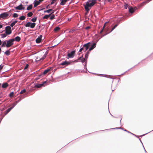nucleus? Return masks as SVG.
I'll use <instances>...</instances> for the list:
<instances>
[{
  "instance_id": "obj_1",
  "label": "nucleus",
  "mask_w": 153,
  "mask_h": 153,
  "mask_svg": "<svg viewBox=\"0 0 153 153\" xmlns=\"http://www.w3.org/2000/svg\"><path fill=\"white\" fill-rule=\"evenodd\" d=\"M96 0H88L86 2V4L84 5L86 11H89L90 9L89 7L93 6L96 3Z\"/></svg>"
},
{
  "instance_id": "obj_2",
  "label": "nucleus",
  "mask_w": 153,
  "mask_h": 153,
  "mask_svg": "<svg viewBox=\"0 0 153 153\" xmlns=\"http://www.w3.org/2000/svg\"><path fill=\"white\" fill-rule=\"evenodd\" d=\"M14 39H10L7 41V44L6 45V47L7 48H8L11 47L13 43V42L14 41Z\"/></svg>"
},
{
  "instance_id": "obj_3",
  "label": "nucleus",
  "mask_w": 153,
  "mask_h": 153,
  "mask_svg": "<svg viewBox=\"0 0 153 153\" xmlns=\"http://www.w3.org/2000/svg\"><path fill=\"white\" fill-rule=\"evenodd\" d=\"M36 23L34 22H27L25 25V27H30L31 28H34L35 25Z\"/></svg>"
},
{
  "instance_id": "obj_4",
  "label": "nucleus",
  "mask_w": 153,
  "mask_h": 153,
  "mask_svg": "<svg viewBox=\"0 0 153 153\" xmlns=\"http://www.w3.org/2000/svg\"><path fill=\"white\" fill-rule=\"evenodd\" d=\"M5 33L7 35H10L12 33L10 26H7L5 27Z\"/></svg>"
},
{
  "instance_id": "obj_5",
  "label": "nucleus",
  "mask_w": 153,
  "mask_h": 153,
  "mask_svg": "<svg viewBox=\"0 0 153 153\" xmlns=\"http://www.w3.org/2000/svg\"><path fill=\"white\" fill-rule=\"evenodd\" d=\"M91 43L89 42L86 44H85L83 46V51L84 52H85L88 50L89 47L90 46V44Z\"/></svg>"
},
{
  "instance_id": "obj_6",
  "label": "nucleus",
  "mask_w": 153,
  "mask_h": 153,
  "mask_svg": "<svg viewBox=\"0 0 153 153\" xmlns=\"http://www.w3.org/2000/svg\"><path fill=\"white\" fill-rule=\"evenodd\" d=\"M47 81H44L41 84H39L37 83L35 85L34 87L36 88H39L41 87H44L45 86L44 84L46 83Z\"/></svg>"
},
{
  "instance_id": "obj_7",
  "label": "nucleus",
  "mask_w": 153,
  "mask_h": 153,
  "mask_svg": "<svg viewBox=\"0 0 153 153\" xmlns=\"http://www.w3.org/2000/svg\"><path fill=\"white\" fill-rule=\"evenodd\" d=\"M8 14L6 12L2 13L0 14V19L1 18H2L4 19H6V17L8 16Z\"/></svg>"
},
{
  "instance_id": "obj_8",
  "label": "nucleus",
  "mask_w": 153,
  "mask_h": 153,
  "mask_svg": "<svg viewBox=\"0 0 153 153\" xmlns=\"http://www.w3.org/2000/svg\"><path fill=\"white\" fill-rule=\"evenodd\" d=\"M75 51L74 50L72 51L71 53H68L67 54V56L68 57V58H73L75 54Z\"/></svg>"
},
{
  "instance_id": "obj_9",
  "label": "nucleus",
  "mask_w": 153,
  "mask_h": 153,
  "mask_svg": "<svg viewBox=\"0 0 153 153\" xmlns=\"http://www.w3.org/2000/svg\"><path fill=\"white\" fill-rule=\"evenodd\" d=\"M15 9L16 10H24L25 9V7L23 6L22 4H20L18 6L15 7Z\"/></svg>"
},
{
  "instance_id": "obj_10",
  "label": "nucleus",
  "mask_w": 153,
  "mask_h": 153,
  "mask_svg": "<svg viewBox=\"0 0 153 153\" xmlns=\"http://www.w3.org/2000/svg\"><path fill=\"white\" fill-rule=\"evenodd\" d=\"M71 63V62L65 61L63 62L60 63V65H68L70 64Z\"/></svg>"
},
{
  "instance_id": "obj_11",
  "label": "nucleus",
  "mask_w": 153,
  "mask_h": 153,
  "mask_svg": "<svg viewBox=\"0 0 153 153\" xmlns=\"http://www.w3.org/2000/svg\"><path fill=\"white\" fill-rule=\"evenodd\" d=\"M42 37V36L41 35H40L39 36L36 40V42L37 43H40L41 41Z\"/></svg>"
},
{
  "instance_id": "obj_12",
  "label": "nucleus",
  "mask_w": 153,
  "mask_h": 153,
  "mask_svg": "<svg viewBox=\"0 0 153 153\" xmlns=\"http://www.w3.org/2000/svg\"><path fill=\"white\" fill-rule=\"evenodd\" d=\"M96 46V43H93L91 45V47L89 48V51H91L94 48H95Z\"/></svg>"
},
{
  "instance_id": "obj_13",
  "label": "nucleus",
  "mask_w": 153,
  "mask_h": 153,
  "mask_svg": "<svg viewBox=\"0 0 153 153\" xmlns=\"http://www.w3.org/2000/svg\"><path fill=\"white\" fill-rule=\"evenodd\" d=\"M69 0H60V5H64Z\"/></svg>"
},
{
  "instance_id": "obj_14",
  "label": "nucleus",
  "mask_w": 153,
  "mask_h": 153,
  "mask_svg": "<svg viewBox=\"0 0 153 153\" xmlns=\"http://www.w3.org/2000/svg\"><path fill=\"white\" fill-rule=\"evenodd\" d=\"M8 86V84L7 82L3 83L2 85V87L3 88H6Z\"/></svg>"
},
{
  "instance_id": "obj_15",
  "label": "nucleus",
  "mask_w": 153,
  "mask_h": 153,
  "mask_svg": "<svg viewBox=\"0 0 153 153\" xmlns=\"http://www.w3.org/2000/svg\"><path fill=\"white\" fill-rule=\"evenodd\" d=\"M81 61L83 63L84 62H85V63L84 65L85 67H86V63L87 62V60H86V59L85 58H83L82 59V60ZM86 69H87L86 67Z\"/></svg>"
},
{
  "instance_id": "obj_16",
  "label": "nucleus",
  "mask_w": 153,
  "mask_h": 153,
  "mask_svg": "<svg viewBox=\"0 0 153 153\" xmlns=\"http://www.w3.org/2000/svg\"><path fill=\"white\" fill-rule=\"evenodd\" d=\"M151 1V0H146L143 2L140 5L142 6H143L144 4H145Z\"/></svg>"
},
{
  "instance_id": "obj_17",
  "label": "nucleus",
  "mask_w": 153,
  "mask_h": 153,
  "mask_svg": "<svg viewBox=\"0 0 153 153\" xmlns=\"http://www.w3.org/2000/svg\"><path fill=\"white\" fill-rule=\"evenodd\" d=\"M53 13V12H52L51 13L49 14V15H45L43 17V19H48L49 16L51 15Z\"/></svg>"
},
{
  "instance_id": "obj_18",
  "label": "nucleus",
  "mask_w": 153,
  "mask_h": 153,
  "mask_svg": "<svg viewBox=\"0 0 153 153\" xmlns=\"http://www.w3.org/2000/svg\"><path fill=\"white\" fill-rule=\"evenodd\" d=\"M12 109V108L10 107L7 109L4 112V115H6L8 114L11 110Z\"/></svg>"
},
{
  "instance_id": "obj_19",
  "label": "nucleus",
  "mask_w": 153,
  "mask_h": 153,
  "mask_svg": "<svg viewBox=\"0 0 153 153\" xmlns=\"http://www.w3.org/2000/svg\"><path fill=\"white\" fill-rule=\"evenodd\" d=\"M128 10L129 12L131 13H133L134 11V9H133V8L132 7H129Z\"/></svg>"
},
{
  "instance_id": "obj_20",
  "label": "nucleus",
  "mask_w": 153,
  "mask_h": 153,
  "mask_svg": "<svg viewBox=\"0 0 153 153\" xmlns=\"http://www.w3.org/2000/svg\"><path fill=\"white\" fill-rule=\"evenodd\" d=\"M48 51H46L45 53L44 54L42 57V59H44L46 57V55L48 54Z\"/></svg>"
},
{
  "instance_id": "obj_21",
  "label": "nucleus",
  "mask_w": 153,
  "mask_h": 153,
  "mask_svg": "<svg viewBox=\"0 0 153 153\" xmlns=\"http://www.w3.org/2000/svg\"><path fill=\"white\" fill-rule=\"evenodd\" d=\"M41 1V0H39V1H37V0H35L34 1V3L38 5L40 4V3Z\"/></svg>"
},
{
  "instance_id": "obj_22",
  "label": "nucleus",
  "mask_w": 153,
  "mask_h": 153,
  "mask_svg": "<svg viewBox=\"0 0 153 153\" xmlns=\"http://www.w3.org/2000/svg\"><path fill=\"white\" fill-rule=\"evenodd\" d=\"M50 71V69H47L44 71L42 74H43V75L44 74H46L49 71Z\"/></svg>"
},
{
  "instance_id": "obj_23",
  "label": "nucleus",
  "mask_w": 153,
  "mask_h": 153,
  "mask_svg": "<svg viewBox=\"0 0 153 153\" xmlns=\"http://www.w3.org/2000/svg\"><path fill=\"white\" fill-rule=\"evenodd\" d=\"M18 22L17 21V20H15L13 22L10 24V26L11 27H13L16 24V23Z\"/></svg>"
},
{
  "instance_id": "obj_24",
  "label": "nucleus",
  "mask_w": 153,
  "mask_h": 153,
  "mask_svg": "<svg viewBox=\"0 0 153 153\" xmlns=\"http://www.w3.org/2000/svg\"><path fill=\"white\" fill-rule=\"evenodd\" d=\"M89 51H87L86 52V54L85 55V58L86 59V60H87L88 55L89 53Z\"/></svg>"
},
{
  "instance_id": "obj_25",
  "label": "nucleus",
  "mask_w": 153,
  "mask_h": 153,
  "mask_svg": "<svg viewBox=\"0 0 153 153\" xmlns=\"http://www.w3.org/2000/svg\"><path fill=\"white\" fill-rule=\"evenodd\" d=\"M14 39L16 41L19 42L21 40V38L19 36H17L15 38V39Z\"/></svg>"
},
{
  "instance_id": "obj_26",
  "label": "nucleus",
  "mask_w": 153,
  "mask_h": 153,
  "mask_svg": "<svg viewBox=\"0 0 153 153\" xmlns=\"http://www.w3.org/2000/svg\"><path fill=\"white\" fill-rule=\"evenodd\" d=\"M32 8V4H31L30 5H29L27 7V10H31Z\"/></svg>"
},
{
  "instance_id": "obj_27",
  "label": "nucleus",
  "mask_w": 153,
  "mask_h": 153,
  "mask_svg": "<svg viewBox=\"0 0 153 153\" xmlns=\"http://www.w3.org/2000/svg\"><path fill=\"white\" fill-rule=\"evenodd\" d=\"M124 131H126V132H127L129 133H130L131 134H132V135H134V136H135V137H138V136H137L136 135L134 134H133L132 133L130 132V131H127V130H126V129H124V130H123Z\"/></svg>"
},
{
  "instance_id": "obj_28",
  "label": "nucleus",
  "mask_w": 153,
  "mask_h": 153,
  "mask_svg": "<svg viewBox=\"0 0 153 153\" xmlns=\"http://www.w3.org/2000/svg\"><path fill=\"white\" fill-rule=\"evenodd\" d=\"M25 16H22L19 17V19L21 20H23L25 19Z\"/></svg>"
},
{
  "instance_id": "obj_29",
  "label": "nucleus",
  "mask_w": 153,
  "mask_h": 153,
  "mask_svg": "<svg viewBox=\"0 0 153 153\" xmlns=\"http://www.w3.org/2000/svg\"><path fill=\"white\" fill-rule=\"evenodd\" d=\"M6 43H7V42L6 41H3L2 42V44L1 45V47H5V46L6 45Z\"/></svg>"
},
{
  "instance_id": "obj_30",
  "label": "nucleus",
  "mask_w": 153,
  "mask_h": 153,
  "mask_svg": "<svg viewBox=\"0 0 153 153\" xmlns=\"http://www.w3.org/2000/svg\"><path fill=\"white\" fill-rule=\"evenodd\" d=\"M43 74H41L38 76L35 79L37 80L40 79V77H43Z\"/></svg>"
},
{
  "instance_id": "obj_31",
  "label": "nucleus",
  "mask_w": 153,
  "mask_h": 153,
  "mask_svg": "<svg viewBox=\"0 0 153 153\" xmlns=\"http://www.w3.org/2000/svg\"><path fill=\"white\" fill-rule=\"evenodd\" d=\"M33 15V13L32 12H29L27 14V16L28 17H31Z\"/></svg>"
},
{
  "instance_id": "obj_32",
  "label": "nucleus",
  "mask_w": 153,
  "mask_h": 153,
  "mask_svg": "<svg viewBox=\"0 0 153 153\" xmlns=\"http://www.w3.org/2000/svg\"><path fill=\"white\" fill-rule=\"evenodd\" d=\"M60 29V28L59 27H56L54 28V30L55 31H57L59 30Z\"/></svg>"
},
{
  "instance_id": "obj_33",
  "label": "nucleus",
  "mask_w": 153,
  "mask_h": 153,
  "mask_svg": "<svg viewBox=\"0 0 153 153\" xmlns=\"http://www.w3.org/2000/svg\"><path fill=\"white\" fill-rule=\"evenodd\" d=\"M118 24H117L115 25L113 27L111 30V31L108 33H110L111 32H112L118 25Z\"/></svg>"
},
{
  "instance_id": "obj_34",
  "label": "nucleus",
  "mask_w": 153,
  "mask_h": 153,
  "mask_svg": "<svg viewBox=\"0 0 153 153\" xmlns=\"http://www.w3.org/2000/svg\"><path fill=\"white\" fill-rule=\"evenodd\" d=\"M4 53L7 55H9L10 54V51L8 50H7L4 52Z\"/></svg>"
},
{
  "instance_id": "obj_35",
  "label": "nucleus",
  "mask_w": 153,
  "mask_h": 153,
  "mask_svg": "<svg viewBox=\"0 0 153 153\" xmlns=\"http://www.w3.org/2000/svg\"><path fill=\"white\" fill-rule=\"evenodd\" d=\"M37 19V17H35L34 18H33L31 19V21L33 22H35Z\"/></svg>"
},
{
  "instance_id": "obj_36",
  "label": "nucleus",
  "mask_w": 153,
  "mask_h": 153,
  "mask_svg": "<svg viewBox=\"0 0 153 153\" xmlns=\"http://www.w3.org/2000/svg\"><path fill=\"white\" fill-rule=\"evenodd\" d=\"M14 92L12 91L9 94V96L10 97H12L13 96Z\"/></svg>"
},
{
  "instance_id": "obj_37",
  "label": "nucleus",
  "mask_w": 153,
  "mask_h": 153,
  "mask_svg": "<svg viewBox=\"0 0 153 153\" xmlns=\"http://www.w3.org/2000/svg\"><path fill=\"white\" fill-rule=\"evenodd\" d=\"M52 9H48V10H46L44 12V13H50V12L51 11H52Z\"/></svg>"
},
{
  "instance_id": "obj_38",
  "label": "nucleus",
  "mask_w": 153,
  "mask_h": 153,
  "mask_svg": "<svg viewBox=\"0 0 153 153\" xmlns=\"http://www.w3.org/2000/svg\"><path fill=\"white\" fill-rule=\"evenodd\" d=\"M16 103L15 102H14L12 104V106L11 107V108H12V109L14 107L17 105Z\"/></svg>"
},
{
  "instance_id": "obj_39",
  "label": "nucleus",
  "mask_w": 153,
  "mask_h": 153,
  "mask_svg": "<svg viewBox=\"0 0 153 153\" xmlns=\"http://www.w3.org/2000/svg\"><path fill=\"white\" fill-rule=\"evenodd\" d=\"M26 91V90L25 89H24L23 90H22L21 92H20V94H23Z\"/></svg>"
},
{
  "instance_id": "obj_40",
  "label": "nucleus",
  "mask_w": 153,
  "mask_h": 153,
  "mask_svg": "<svg viewBox=\"0 0 153 153\" xmlns=\"http://www.w3.org/2000/svg\"><path fill=\"white\" fill-rule=\"evenodd\" d=\"M13 17L14 18H16L18 17V15L16 13H14L13 14Z\"/></svg>"
},
{
  "instance_id": "obj_41",
  "label": "nucleus",
  "mask_w": 153,
  "mask_h": 153,
  "mask_svg": "<svg viewBox=\"0 0 153 153\" xmlns=\"http://www.w3.org/2000/svg\"><path fill=\"white\" fill-rule=\"evenodd\" d=\"M55 15L54 14L52 15L50 17V19L52 20L54 18Z\"/></svg>"
},
{
  "instance_id": "obj_42",
  "label": "nucleus",
  "mask_w": 153,
  "mask_h": 153,
  "mask_svg": "<svg viewBox=\"0 0 153 153\" xmlns=\"http://www.w3.org/2000/svg\"><path fill=\"white\" fill-rule=\"evenodd\" d=\"M1 36H1L2 38H4L7 36V34L6 33V34L5 33H4V34H2L1 35Z\"/></svg>"
},
{
  "instance_id": "obj_43",
  "label": "nucleus",
  "mask_w": 153,
  "mask_h": 153,
  "mask_svg": "<svg viewBox=\"0 0 153 153\" xmlns=\"http://www.w3.org/2000/svg\"><path fill=\"white\" fill-rule=\"evenodd\" d=\"M82 58H83V56H82H82L79 57V58L78 59V61H79V62L81 61L82 60Z\"/></svg>"
},
{
  "instance_id": "obj_44",
  "label": "nucleus",
  "mask_w": 153,
  "mask_h": 153,
  "mask_svg": "<svg viewBox=\"0 0 153 153\" xmlns=\"http://www.w3.org/2000/svg\"><path fill=\"white\" fill-rule=\"evenodd\" d=\"M36 59H37L38 61H40V60H43V59H42V58H40V57H37L36 58Z\"/></svg>"
},
{
  "instance_id": "obj_45",
  "label": "nucleus",
  "mask_w": 153,
  "mask_h": 153,
  "mask_svg": "<svg viewBox=\"0 0 153 153\" xmlns=\"http://www.w3.org/2000/svg\"><path fill=\"white\" fill-rule=\"evenodd\" d=\"M29 65L28 64H27L24 68V69L26 70V69L28 67Z\"/></svg>"
},
{
  "instance_id": "obj_46",
  "label": "nucleus",
  "mask_w": 153,
  "mask_h": 153,
  "mask_svg": "<svg viewBox=\"0 0 153 153\" xmlns=\"http://www.w3.org/2000/svg\"><path fill=\"white\" fill-rule=\"evenodd\" d=\"M121 129L123 130V129L121 128V127H116L114 128H111V129Z\"/></svg>"
},
{
  "instance_id": "obj_47",
  "label": "nucleus",
  "mask_w": 153,
  "mask_h": 153,
  "mask_svg": "<svg viewBox=\"0 0 153 153\" xmlns=\"http://www.w3.org/2000/svg\"><path fill=\"white\" fill-rule=\"evenodd\" d=\"M128 7V5L127 4H125L124 5V7L126 9H127V7Z\"/></svg>"
},
{
  "instance_id": "obj_48",
  "label": "nucleus",
  "mask_w": 153,
  "mask_h": 153,
  "mask_svg": "<svg viewBox=\"0 0 153 153\" xmlns=\"http://www.w3.org/2000/svg\"><path fill=\"white\" fill-rule=\"evenodd\" d=\"M4 67V65H0V71Z\"/></svg>"
},
{
  "instance_id": "obj_49",
  "label": "nucleus",
  "mask_w": 153,
  "mask_h": 153,
  "mask_svg": "<svg viewBox=\"0 0 153 153\" xmlns=\"http://www.w3.org/2000/svg\"><path fill=\"white\" fill-rule=\"evenodd\" d=\"M83 47H82L80 49L79 51V52H81L82 51H83Z\"/></svg>"
},
{
  "instance_id": "obj_50",
  "label": "nucleus",
  "mask_w": 153,
  "mask_h": 153,
  "mask_svg": "<svg viewBox=\"0 0 153 153\" xmlns=\"http://www.w3.org/2000/svg\"><path fill=\"white\" fill-rule=\"evenodd\" d=\"M20 101H21V99H20L19 100H18L17 101H16L15 102L16 103V104H17V103L18 102H19Z\"/></svg>"
},
{
  "instance_id": "obj_51",
  "label": "nucleus",
  "mask_w": 153,
  "mask_h": 153,
  "mask_svg": "<svg viewBox=\"0 0 153 153\" xmlns=\"http://www.w3.org/2000/svg\"><path fill=\"white\" fill-rule=\"evenodd\" d=\"M91 27L89 26H88L86 28H85V29L86 30H88V29H89Z\"/></svg>"
},
{
  "instance_id": "obj_52",
  "label": "nucleus",
  "mask_w": 153,
  "mask_h": 153,
  "mask_svg": "<svg viewBox=\"0 0 153 153\" xmlns=\"http://www.w3.org/2000/svg\"><path fill=\"white\" fill-rule=\"evenodd\" d=\"M108 33H106V34H104V35H102V36H101V38L102 37H103V36H105L107 34H108Z\"/></svg>"
},
{
  "instance_id": "obj_53",
  "label": "nucleus",
  "mask_w": 153,
  "mask_h": 153,
  "mask_svg": "<svg viewBox=\"0 0 153 153\" xmlns=\"http://www.w3.org/2000/svg\"><path fill=\"white\" fill-rule=\"evenodd\" d=\"M54 1H52L51 2V3L50 5H51L53 4L54 3Z\"/></svg>"
},
{
  "instance_id": "obj_54",
  "label": "nucleus",
  "mask_w": 153,
  "mask_h": 153,
  "mask_svg": "<svg viewBox=\"0 0 153 153\" xmlns=\"http://www.w3.org/2000/svg\"><path fill=\"white\" fill-rule=\"evenodd\" d=\"M3 111V110L2 109H0V113L1 114Z\"/></svg>"
},
{
  "instance_id": "obj_55",
  "label": "nucleus",
  "mask_w": 153,
  "mask_h": 153,
  "mask_svg": "<svg viewBox=\"0 0 153 153\" xmlns=\"http://www.w3.org/2000/svg\"><path fill=\"white\" fill-rule=\"evenodd\" d=\"M34 6L35 7H37V6H38V5H37V4H35V3H34Z\"/></svg>"
},
{
  "instance_id": "obj_56",
  "label": "nucleus",
  "mask_w": 153,
  "mask_h": 153,
  "mask_svg": "<svg viewBox=\"0 0 153 153\" xmlns=\"http://www.w3.org/2000/svg\"><path fill=\"white\" fill-rule=\"evenodd\" d=\"M49 4L47 6H46V8L47 9H48L49 8Z\"/></svg>"
},
{
  "instance_id": "obj_57",
  "label": "nucleus",
  "mask_w": 153,
  "mask_h": 153,
  "mask_svg": "<svg viewBox=\"0 0 153 153\" xmlns=\"http://www.w3.org/2000/svg\"><path fill=\"white\" fill-rule=\"evenodd\" d=\"M103 28H102V29L101 30V31H100V33H101L103 31Z\"/></svg>"
},
{
  "instance_id": "obj_58",
  "label": "nucleus",
  "mask_w": 153,
  "mask_h": 153,
  "mask_svg": "<svg viewBox=\"0 0 153 153\" xmlns=\"http://www.w3.org/2000/svg\"><path fill=\"white\" fill-rule=\"evenodd\" d=\"M107 23V22H105V23L104 24V25H103V29L104 28V27H105V25L106 24V23Z\"/></svg>"
},
{
  "instance_id": "obj_59",
  "label": "nucleus",
  "mask_w": 153,
  "mask_h": 153,
  "mask_svg": "<svg viewBox=\"0 0 153 153\" xmlns=\"http://www.w3.org/2000/svg\"><path fill=\"white\" fill-rule=\"evenodd\" d=\"M151 132V131L149 132H149ZM148 133H149V132H148ZM148 133H146V134H143V135H142L140 136V137H142L143 136H144V135H145V134H148Z\"/></svg>"
},
{
  "instance_id": "obj_60",
  "label": "nucleus",
  "mask_w": 153,
  "mask_h": 153,
  "mask_svg": "<svg viewBox=\"0 0 153 153\" xmlns=\"http://www.w3.org/2000/svg\"><path fill=\"white\" fill-rule=\"evenodd\" d=\"M3 27V25H2L0 24V28H1Z\"/></svg>"
},
{
  "instance_id": "obj_61",
  "label": "nucleus",
  "mask_w": 153,
  "mask_h": 153,
  "mask_svg": "<svg viewBox=\"0 0 153 153\" xmlns=\"http://www.w3.org/2000/svg\"><path fill=\"white\" fill-rule=\"evenodd\" d=\"M88 11H86V12L85 13V14L86 15H87V14H88Z\"/></svg>"
},
{
  "instance_id": "obj_62",
  "label": "nucleus",
  "mask_w": 153,
  "mask_h": 153,
  "mask_svg": "<svg viewBox=\"0 0 153 153\" xmlns=\"http://www.w3.org/2000/svg\"><path fill=\"white\" fill-rule=\"evenodd\" d=\"M75 61L76 62H79V61H78V59H77V60H75Z\"/></svg>"
},
{
  "instance_id": "obj_63",
  "label": "nucleus",
  "mask_w": 153,
  "mask_h": 153,
  "mask_svg": "<svg viewBox=\"0 0 153 153\" xmlns=\"http://www.w3.org/2000/svg\"><path fill=\"white\" fill-rule=\"evenodd\" d=\"M108 1L109 2H111L112 1V0H108Z\"/></svg>"
},
{
  "instance_id": "obj_64",
  "label": "nucleus",
  "mask_w": 153,
  "mask_h": 153,
  "mask_svg": "<svg viewBox=\"0 0 153 153\" xmlns=\"http://www.w3.org/2000/svg\"><path fill=\"white\" fill-rule=\"evenodd\" d=\"M1 44V40H0V45Z\"/></svg>"
}]
</instances>
